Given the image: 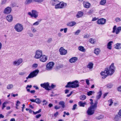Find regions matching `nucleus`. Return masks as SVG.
Masks as SVG:
<instances>
[{
	"label": "nucleus",
	"instance_id": "1",
	"mask_svg": "<svg viewBox=\"0 0 121 121\" xmlns=\"http://www.w3.org/2000/svg\"><path fill=\"white\" fill-rule=\"evenodd\" d=\"M115 67L114 66V63H112L110 66V67L108 68H106L104 72L102 71L100 74L103 76L102 77L103 79L105 78L109 74L110 75H112L114 72Z\"/></svg>",
	"mask_w": 121,
	"mask_h": 121
},
{
	"label": "nucleus",
	"instance_id": "2",
	"mask_svg": "<svg viewBox=\"0 0 121 121\" xmlns=\"http://www.w3.org/2000/svg\"><path fill=\"white\" fill-rule=\"evenodd\" d=\"M39 72V70L37 69L31 72L28 76L26 78L28 79L29 78H33L36 76Z\"/></svg>",
	"mask_w": 121,
	"mask_h": 121
},
{
	"label": "nucleus",
	"instance_id": "3",
	"mask_svg": "<svg viewBox=\"0 0 121 121\" xmlns=\"http://www.w3.org/2000/svg\"><path fill=\"white\" fill-rule=\"evenodd\" d=\"M14 28L17 32H20L23 30V28L22 24L18 23L15 26Z\"/></svg>",
	"mask_w": 121,
	"mask_h": 121
},
{
	"label": "nucleus",
	"instance_id": "4",
	"mask_svg": "<svg viewBox=\"0 0 121 121\" xmlns=\"http://www.w3.org/2000/svg\"><path fill=\"white\" fill-rule=\"evenodd\" d=\"M32 13L29 12L28 14L31 17H34L36 18L38 16V12L34 10H32L31 11Z\"/></svg>",
	"mask_w": 121,
	"mask_h": 121
},
{
	"label": "nucleus",
	"instance_id": "5",
	"mask_svg": "<svg viewBox=\"0 0 121 121\" xmlns=\"http://www.w3.org/2000/svg\"><path fill=\"white\" fill-rule=\"evenodd\" d=\"M43 55L42 51L40 50H37L35 52V58L38 59L40 58Z\"/></svg>",
	"mask_w": 121,
	"mask_h": 121
},
{
	"label": "nucleus",
	"instance_id": "6",
	"mask_svg": "<svg viewBox=\"0 0 121 121\" xmlns=\"http://www.w3.org/2000/svg\"><path fill=\"white\" fill-rule=\"evenodd\" d=\"M54 65V63L53 62H49L46 65V69L48 70H52Z\"/></svg>",
	"mask_w": 121,
	"mask_h": 121
},
{
	"label": "nucleus",
	"instance_id": "7",
	"mask_svg": "<svg viewBox=\"0 0 121 121\" xmlns=\"http://www.w3.org/2000/svg\"><path fill=\"white\" fill-rule=\"evenodd\" d=\"M41 86L42 87L45 88L47 90H51V87L49 86V83L48 82L45 83L43 84H41Z\"/></svg>",
	"mask_w": 121,
	"mask_h": 121
},
{
	"label": "nucleus",
	"instance_id": "8",
	"mask_svg": "<svg viewBox=\"0 0 121 121\" xmlns=\"http://www.w3.org/2000/svg\"><path fill=\"white\" fill-rule=\"evenodd\" d=\"M23 62V60L22 58L18 59L17 60L14 61L13 62V64L14 65L18 66Z\"/></svg>",
	"mask_w": 121,
	"mask_h": 121
},
{
	"label": "nucleus",
	"instance_id": "9",
	"mask_svg": "<svg viewBox=\"0 0 121 121\" xmlns=\"http://www.w3.org/2000/svg\"><path fill=\"white\" fill-rule=\"evenodd\" d=\"M11 11L12 9L11 8L7 7L4 9L3 12L5 14H8L11 13Z\"/></svg>",
	"mask_w": 121,
	"mask_h": 121
},
{
	"label": "nucleus",
	"instance_id": "10",
	"mask_svg": "<svg viewBox=\"0 0 121 121\" xmlns=\"http://www.w3.org/2000/svg\"><path fill=\"white\" fill-rule=\"evenodd\" d=\"M117 27L116 26H114L113 28V30L112 31L113 33H114L115 31L116 33L117 34H118L121 30V27H117Z\"/></svg>",
	"mask_w": 121,
	"mask_h": 121
},
{
	"label": "nucleus",
	"instance_id": "11",
	"mask_svg": "<svg viewBox=\"0 0 121 121\" xmlns=\"http://www.w3.org/2000/svg\"><path fill=\"white\" fill-rule=\"evenodd\" d=\"M51 3L52 5L53 6H55V8L58 9L57 6L59 4L60 2L57 0H53L51 1Z\"/></svg>",
	"mask_w": 121,
	"mask_h": 121
},
{
	"label": "nucleus",
	"instance_id": "12",
	"mask_svg": "<svg viewBox=\"0 0 121 121\" xmlns=\"http://www.w3.org/2000/svg\"><path fill=\"white\" fill-rule=\"evenodd\" d=\"M106 20L104 18H101L99 19L97 21V23L98 24L103 25L106 23Z\"/></svg>",
	"mask_w": 121,
	"mask_h": 121
},
{
	"label": "nucleus",
	"instance_id": "13",
	"mask_svg": "<svg viewBox=\"0 0 121 121\" xmlns=\"http://www.w3.org/2000/svg\"><path fill=\"white\" fill-rule=\"evenodd\" d=\"M59 51L60 52V54L62 55H66L67 52V51L65 49L63 48L62 47L61 48H60Z\"/></svg>",
	"mask_w": 121,
	"mask_h": 121
},
{
	"label": "nucleus",
	"instance_id": "14",
	"mask_svg": "<svg viewBox=\"0 0 121 121\" xmlns=\"http://www.w3.org/2000/svg\"><path fill=\"white\" fill-rule=\"evenodd\" d=\"M94 110L93 109L89 107L87 111V113L88 115H91L94 113Z\"/></svg>",
	"mask_w": 121,
	"mask_h": 121
},
{
	"label": "nucleus",
	"instance_id": "15",
	"mask_svg": "<svg viewBox=\"0 0 121 121\" xmlns=\"http://www.w3.org/2000/svg\"><path fill=\"white\" fill-rule=\"evenodd\" d=\"M73 88H76L79 86V83L78 81L75 80L72 82Z\"/></svg>",
	"mask_w": 121,
	"mask_h": 121
},
{
	"label": "nucleus",
	"instance_id": "16",
	"mask_svg": "<svg viewBox=\"0 0 121 121\" xmlns=\"http://www.w3.org/2000/svg\"><path fill=\"white\" fill-rule=\"evenodd\" d=\"M47 60V57L44 55H43L40 58V60L43 62H45Z\"/></svg>",
	"mask_w": 121,
	"mask_h": 121
},
{
	"label": "nucleus",
	"instance_id": "17",
	"mask_svg": "<svg viewBox=\"0 0 121 121\" xmlns=\"http://www.w3.org/2000/svg\"><path fill=\"white\" fill-rule=\"evenodd\" d=\"M98 104V102L97 100L95 101V103L93 105H91L89 107L90 108L94 109L96 108L97 106V104Z\"/></svg>",
	"mask_w": 121,
	"mask_h": 121
},
{
	"label": "nucleus",
	"instance_id": "18",
	"mask_svg": "<svg viewBox=\"0 0 121 121\" xmlns=\"http://www.w3.org/2000/svg\"><path fill=\"white\" fill-rule=\"evenodd\" d=\"M83 5L84 7L86 8H88L91 6L90 4L86 1H84L83 2Z\"/></svg>",
	"mask_w": 121,
	"mask_h": 121
},
{
	"label": "nucleus",
	"instance_id": "19",
	"mask_svg": "<svg viewBox=\"0 0 121 121\" xmlns=\"http://www.w3.org/2000/svg\"><path fill=\"white\" fill-rule=\"evenodd\" d=\"M66 5V4L64 3H62L60 2L59 3V4L57 6L58 9V8H63Z\"/></svg>",
	"mask_w": 121,
	"mask_h": 121
},
{
	"label": "nucleus",
	"instance_id": "20",
	"mask_svg": "<svg viewBox=\"0 0 121 121\" xmlns=\"http://www.w3.org/2000/svg\"><path fill=\"white\" fill-rule=\"evenodd\" d=\"M6 20L9 22H11L12 21L13 17L12 16L10 15H8L6 17Z\"/></svg>",
	"mask_w": 121,
	"mask_h": 121
},
{
	"label": "nucleus",
	"instance_id": "21",
	"mask_svg": "<svg viewBox=\"0 0 121 121\" xmlns=\"http://www.w3.org/2000/svg\"><path fill=\"white\" fill-rule=\"evenodd\" d=\"M78 60L77 58L74 57H73L69 60V61L72 63L75 62Z\"/></svg>",
	"mask_w": 121,
	"mask_h": 121
},
{
	"label": "nucleus",
	"instance_id": "22",
	"mask_svg": "<svg viewBox=\"0 0 121 121\" xmlns=\"http://www.w3.org/2000/svg\"><path fill=\"white\" fill-rule=\"evenodd\" d=\"M83 14V12L81 11H79L76 15V17L77 18H78L82 17Z\"/></svg>",
	"mask_w": 121,
	"mask_h": 121
},
{
	"label": "nucleus",
	"instance_id": "23",
	"mask_svg": "<svg viewBox=\"0 0 121 121\" xmlns=\"http://www.w3.org/2000/svg\"><path fill=\"white\" fill-rule=\"evenodd\" d=\"M72 82H69L67 83V85L65 86L66 88H73Z\"/></svg>",
	"mask_w": 121,
	"mask_h": 121
},
{
	"label": "nucleus",
	"instance_id": "24",
	"mask_svg": "<svg viewBox=\"0 0 121 121\" xmlns=\"http://www.w3.org/2000/svg\"><path fill=\"white\" fill-rule=\"evenodd\" d=\"M76 24V23L74 21H73L68 23L67 25L70 26H72L75 25Z\"/></svg>",
	"mask_w": 121,
	"mask_h": 121
},
{
	"label": "nucleus",
	"instance_id": "25",
	"mask_svg": "<svg viewBox=\"0 0 121 121\" xmlns=\"http://www.w3.org/2000/svg\"><path fill=\"white\" fill-rule=\"evenodd\" d=\"M78 49L79 50L83 52H85L86 51V50L84 49V47L82 46H80L78 47Z\"/></svg>",
	"mask_w": 121,
	"mask_h": 121
},
{
	"label": "nucleus",
	"instance_id": "26",
	"mask_svg": "<svg viewBox=\"0 0 121 121\" xmlns=\"http://www.w3.org/2000/svg\"><path fill=\"white\" fill-rule=\"evenodd\" d=\"M98 95L96 97V98L97 99V100L100 98L101 95H102V91H99L98 93Z\"/></svg>",
	"mask_w": 121,
	"mask_h": 121
},
{
	"label": "nucleus",
	"instance_id": "27",
	"mask_svg": "<svg viewBox=\"0 0 121 121\" xmlns=\"http://www.w3.org/2000/svg\"><path fill=\"white\" fill-rule=\"evenodd\" d=\"M93 64L91 62H90L89 63L88 65L87 66V67L89 68L90 70L92 69L93 68Z\"/></svg>",
	"mask_w": 121,
	"mask_h": 121
},
{
	"label": "nucleus",
	"instance_id": "28",
	"mask_svg": "<svg viewBox=\"0 0 121 121\" xmlns=\"http://www.w3.org/2000/svg\"><path fill=\"white\" fill-rule=\"evenodd\" d=\"M113 43L112 41H111L109 42L108 44L107 48L109 49H112V44Z\"/></svg>",
	"mask_w": 121,
	"mask_h": 121
},
{
	"label": "nucleus",
	"instance_id": "29",
	"mask_svg": "<svg viewBox=\"0 0 121 121\" xmlns=\"http://www.w3.org/2000/svg\"><path fill=\"white\" fill-rule=\"evenodd\" d=\"M59 104L61 106V107L64 108L65 107V103L63 101H60L59 102Z\"/></svg>",
	"mask_w": 121,
	"mask_h": 121
},
{
	"label": "nucleus",
	"instance_id": "30",
	"mask_svg": "<svg viewBox=\"0 0 121 121\" xmlns=\"http://www.w3.org/2000/svg\"><path fill=\"white\" fill-rule=\"evenodd\" d=\"M100 52V50L98 48H97L94 50V52L97 55H98Z\"/></svg>",
	"mask_w": 121,
	"mask_h": 121
},
{
	"label": "nucleus",
	"instance_id": "31",
	"mask_svg": "<svg viewBox=\"0 0 121 121\" xmlns=\"http://www.w3.org/2000/svg\"><path fill=\"white\" fill-rule=\"evenodd\" d=\"M86 104V102L83 103L82 101H79L78 102V104L80 106L84 107L85 105Z\"/></svg>",
	"mask_w": 121,
	"mask_h": 121
},
{
	"label": "nucleus",
	"instance_id": "32",
	"mask_svg": "<svg viewBox=\"0 0 121 121\" xmlns=\"http://www.w3.org/2000/svg\"><path fill=\"white\" fill-rule=\"evenodd\" d=\"M120 117L117 115H116L114 118V120L115 121H119Z\"/></svg>",
	"mask_w": 121,
	"mask_h": 121
},
{
	"label": "nucleus",
	"instance_id": "33",
	"mask_svg": "<svg viewBox=\"0 0 121 121\" xmlns=\"http://www.w3.org/2000/svg\"><path fill=\"white\" fill-rule=\"evenodd\" d=\"M106 3V0H101L100 2V4L102 5H104Z\"/></svg>",
	"mask_w": 121,
	"mask_h": 121
},
{
	"label": "nucleus",
	"instance_id": "34",
	"mask_svg": "<svg viewBox=\"0 0 121 121\" xmlns=\"http://www.w3.org/2000/svg\"><path fill=\"white\" fill-rule=\"evenodd\" d=\"M41 102V100L40 99L37 98L35 99V102L38 104H40Z\"/></svg>",
	"mask_w": 121,
	"mask_h": 121
},
{
	"label": "nucleus",
	"instance_id": "35",
	"mask_svg": "<svg viewBox=\"0 0 121 121\" xmlns=\"http://www.w3.org/2000/svg\"><path fill=\"white\" fill-rule=\"evenodd\" d=\"M13 87V85L12 84H9L7 86V89H10Z\"/></svg>",
	"mask_w": 121,
	"mask_h": 121
},
{
	"label": "nucleus",
	"instance_id": "36",
	"mask_svg": "<svg viewBox=\"0 0 121 121\" xmlns=\"http://www.w3.org/2000/svg\"><path fill=\"white\" fill-rule=\"evenodd\" d=\"M86 98V96L84 95H82L80 97V99L81 100H84Z\"/></svg>",
	"mask_w": 121,
	"mask_h": 121
},
{
	"label": "nucleus",
	"instance_id": "37",
	"mask_svg": "<svg viewBox=\"0 0 121 121\" xmlns=\"http://www.w3.org/2000/svg\"><path fill=\"white\" fill-rule=\"evenodd\" d=\"M33 1V0H26L25 2V4H28L32 2Z\"/></svg>",
	"mask_w": 121,
	"mask_h": 121
},
{
	"label": "nucleus",
	"instance_id": "38",
	"mask_svg": "<svg viewBox=\"0 0 121 121\" xmlns=\"http://www.w3.org/2000/svg\"><path fill=\"white\" fill-rule=\"evenodd\" d=\"M104 116L101 115H100L99 116L97 117H95V118L97 120H99L103 118Z\"/></svg>",
	"mask_w": 121,
	"mask_h": 121
},
{
	"label": "nucleus",
	"instance_id": "39",
	"mask_svg": "<svg viewBox=\"0 0 121 121\" xmlns=\"http://www.w3.org/2000/svg\"><path fill=\"white\" fill-rule=\"evenodd\" d=\"M121 45L119 43L116 44L115 45V48L116 49H119V46Z\"/></svg>",
	"mask_w": 121,
	"mask_h": 121
},
{
	"label": "nucleus",
	"instance_id": "40",
	"mask_svg": "<svg viewBox=\"0 0 121 121\" xmlns=\"http://www.w3.org/2000/svg\"><path fill=\"white\" fill-rule=\"evenodd\" d=\"M41 21V20H39L38 21L34 23L33 24V25L34 26H37L39 24V22H40Z\"/></svg>",
	"mask_w": 121,
	"mask_h": 121
},
{
	"label": "nucleus",
	"instance_id": "41",
	"mask_svg": "<svg viewBox=\"0 0 121 121\" xmlns=\"http://www.w3.org/2000/svg\"><path fill=\"white\" fill-rule=\"evenodd\" d=\"M31 30L33 33L36 32L37 31L36 29L33 27H31Z\"/></svg>",
	"mask_w": 121,
	"mask_h": 121
},
{
	"label": "nucleus",
	"instance_id": "42",
	"mask_svg": "<svg viewBox=\"0 0 121 121\" xmlns=\"http://www.w3.org/2000/svg\"><path fill=\"white\" fill-rule=\"evenodd\" d=\"M8 103L7 102H4L2 104V109H3L4 108L6 107V105Z\"/></svg>",
	"mask_w": 121,
	"mask_h": 121
},
{
	"label": "nucleus",
	"instance_id": "43",
	"mask_svg": "<svg viewBox=\"0 0 121 121\" xmlns=\"http://www.w3.org/2000/svg\"><path fill=\"white\" fill-rule=\"evenodd\" d=\"M94 93V92L91 91H89L87 92V95L89 96H90L92 95L93 93Z\"/></svg>",
	"mask_w": 121,
	"mask_h": 121
},
{
	"label": "nucleus",
	"instance_id": "44",
	"mask_svg": "<svg viewBox=\"0 0 121 121\" xmlns=\"http://www.w3.org/2000/svg\"><path fill=\"white\" fill-rule=\"evenodd\" d=\"M113 85L111 84H108L106 85L107 87L108 88H112Z\"/></svg>",
	"mask_w": 121,
	"mask_h": 121
},
{
	"label": "nucleus",
	"instance_id": "45",
	"mask_svg": "<svg viewBox=\"0 0 121 121\" xmlns=\"http://www.w3.org/2000/svg\"><path fill=\"white\" fill-rule=\"evenodd\" d=\"M89 41L91 43L93 44L95 42L94 39L92 38H91L89 39Z\"/></svg>",
	"mask_w": 121,
	"mask_h": 121
},
{
	"label": "nucleus",
	"instance_id": "46",
	"mask_svg": "<svg viewBox=\"0 0 121 121\" xmlns=\"http://www.w3.org/2000/svg\"><path fill=\"white\" fill-rule=\"evenodd\" d=\"M108 103H109V106H111L113 103V102H112V99H109L108 101Z\"/></svg>",
	"mask_w": 121,
	"mask_h": 121
},
{
	"label": "nucleus",
	"instance_id": "47",
	"mask_svg": "<svg viewBox=\"0 0 121 121\" xmlns=\"http://www.w3.org/2000/svg\"><path fill=\"white\" fill-rule=\"evenodd\" d=\"M41 112V109H39L38 111H36V112H35L34 111H33V114H34L35 115L36 114L39 113Z\"/></svg>",
	"mask_w": 121,
	"mask_h": 121
},
{
	"label": "nucleus",
	"instance_id": "48",
	"mask_svg": "<svg viewBox=\"0 0 121 121\" xmlns=\"http://www.w3.org/2000/svg\"><path fill=\"white\" fill-rule=\"evenodd\" d=\"M115 21L117 22H119L121 21V19L117 17L116 18Z\"/></svg>",
	"mask_w": 121,
	"mask_h": 121
},
{
	"label": "nucleus",
	"instance_id": "49",
	"mask_svg": "<svg viewBox=\"0 0 121 121\" xmlns=\"http://www.w3.org/2000/svg\"><path fill=\"white\" fill-rule=\"evenodd\" d=\"M80 30H77L76 32L75 33V35H78V34L80 32Z\"/></svg>",
	"mask_w": 121,
	"mask_h": 121
},
{
	"label": "nucleus",
	"instance_id": "50",
	"mask_svg": "<svg viewBox=\"0 0 121 121\" xmlns=\"http://www.w3.org/2000/svg\"><path fill=\"white\" fill-rule=\"evenodd\" d=\"M117 90L119 92H121V86H120L117 88Z\"/></svg>",
	"mask_w": 121,
	"mask_h": 121
},
{
	"label": "nucleus",
	"instance_id": "51",
	"mask_svg": "<svg viewBox=\"0 0 121 121\" xmlns=\"http://www.w3.org/2000/svg\"><path fill=\"white\" fill-rule=\"evenodd\" d=\"M77 106V105L76 104H75L73 106V108H72V109L73 110H75L76 109Z\"/></svg>",
	"mask_w": 121,
	"mask_h": 121
},
{
	"label": "nucleus",
	"instance_id": "52",
	"mask_svg": "<svg viewBox=\"0 0 121 121\" xmlns=\"http://www.w3.org/2000/svg\"><path fill=\"white\" fill-rule=\"evenodd\" d=\"M43 103H43V105H46L47 104V102L44 99L43 100Z\"/></svg>",
	"mask_w": 121,
	"mask_h": 121
},
{
	"label": "nucleus",
	"instance_id": "53",
	"mask_svg": "<svg viewBox=\"0 0 121 121\" xmlns=\"http://www.w3.org/2000/svg\"><path fill=\"white\" fill-rule=\"evenodd\" d=\"M52 38H50L48 39V40L47 41V42L48 43H50L52 41Z\"/></svg>",
	"mask_w": 121,
	"mask_h": 121
},
{
	"label": "nucleus",
	"instance_id": "54",
	"mask_svg": "<svg viewBox=\"0 0 121 121\" xmlns=\"http://www.w3.org/2000/svg\"><path fill=\"white\" fill-rule=\"evenodd\" d=\"M38 64H34L33 65L32 67H33L36 68L38 66Z\"/></svg>",
	"mask_w": 121,
	"mask_h": 121
},
{
	"label": "nucleus",
	"instance_id": "55",
	"mask_svg": "<svg viewBox=\"0 0 121 121\" xmlns=\"http://www.w3.org/2000/svg\"><path fill=\"white\" fill-rule=\"evenodd\" d=\"M6 1V0H2L1 4H4L5 3Z\"/></svg>",
	"mask_w": 121,
	"mask_h": 121
},
{
	"label": "nucleus",
	"instance_id": "56",
	"mask_svg": "<svg viewBox=\"0 0 121 121\" xmlns=\"http://www.w3.org/2000/svg\"><path fill=\"white\" fill-rule=\"evenodd\" d=\"M86 83L87 85H89L90 84L89 80L88 79L86 80Z\"/></svg>",
	"mask_w": 121,
	"mask_h": 121
},
{
	"label": "nucleus",
	"instance_id": "57",
	"mask_svg": "<svg viewBox=\"0 0 121 121\" xmlns=\"http://www.w3.org/2000/svg\"><path fill=\"white\" fill-rule=\"evenodd\" d=\"M43 0H35V1L36 2H40L43 1Z\"/></svg>",
	"mask_w": 121,
	"mask_h": 121
},
{
	"label": "nucleus",
	"instance_id": "58",
	"mask_svg": "<svg viewBox=\"0 0 121 121\" xmlns=\"http://www.w3.org/2000/svg\"><path fill=\"white\" fill-rule=\"evenodd\" d=\"M41 116V115L40 114H39L36 115V117L37 118H39Z\"/></svg>",
	"mask_w": 121,
	"mask_h": 121
},
{
	"label": "nucleus",
	"instance_id": "59",
	"mask_svg": "<svg viewBox=\"0 0 121 121\" xmlns=\"http://www.w3.org/2000/svg\"><path fill=\"white\" fill-rule=\"evenodd\" d=\"M54 108L55 109H60V106H58L57 105H56L55 106Z\"/></svg>",
	"mask_w": 121,
	"mask_h": 121
},
{
	"label": "nucleus",
	"instance_id": "60",
	"mask_svg": "<svg viewBox=\"0 0 121 121\" xmlns=\"http://www.w3.org/2000/svg\"><path fill=\"white\" fill-rule=\"evenodd\" d=\"M25 73L24 72H20L19 73V74L21 75H23L25 74Z\"/></svg>",
	"mask_w": 121,
	"mask_h": 121
},
{
	"label": "nucleus",
	"instance_id": "61",
	"mask_svg": "<svg viewBox=\"0 0 121 121\" xmlns=\"http://www.w3.org/2000/svg\"><path fill=\"white\" fill-rule=\"evenodd\" d=\"M73 91H71L70 92V94L68 95H66L67 97H69L73 93Z\"/></svg>",
	"mask_w": 121,
	"mask_h": 121
},
{
	"label": "nucleus",
	"instance_id": "62",
	"mask_svg": "<svg viewBox=\"0 0 121 121\" xmlns=\"http://www.w3.org/2000/svg\"><path fill=\"white\" fill-rule=\"evenodd\" d=\"M92 13V11L91 10H90L87 12V13L89 15H90Z\"/></svg>",
	"mask_w": 121,
	"mask_h": 121
},
{
	"label": "nucleus",
	"instance_id": "63",
	"mask_svg": "<svg viewBox=\"0 0 121 121\" xmlns=\"http://www.w3.org/2000/svg\"><path fill=\"white\" fill-rule=\"evenodd\" d=\"M57 35L59 37H60L61 36L62 34L60 32H59L58 33Z\"/></svg>",
	"mask_w": 121,
	"mask_h": 121
},
{
	"label": "nucleus",
	"instance_id": "64",
	"mask_svg": "<svg viewBox=\"0 0 121 121\" xmlns=\"http://www.w3.org/2000/svg\"><path fill=\"white\" fill-rule=\"evenodd\" d=\"M118 114L120 116H121V109L119 110V112H118Z\"/></svg>",
	"mask_w": 121,
	"mask_h": 121
}]
</instances>
